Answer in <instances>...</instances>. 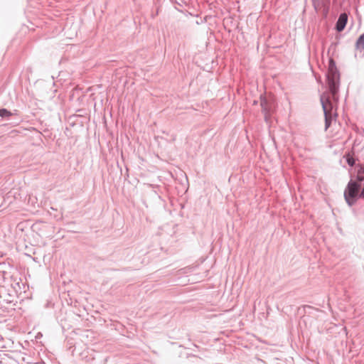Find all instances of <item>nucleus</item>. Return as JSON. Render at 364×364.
<instances>
[{
	"instance_id": "10",
	"label": "nucleus",
	"mask_w": 364,
	"mask_h": 364,
	"mask_svg": "<svg viewBox=\"0 0 364 364\" xmlns=\"http://www.w3.org/2000/svg\"><path fill=\"white\" fill-rule=\"evenodd\" d=\"M12 113L11 111L8 110L6 108H1L0 109V117L2 118H5L6 119H9L11 116H12Z\"/></svg>"
},
{
	"instance_id": "2",
	"label": "nucleus",
	"mask_w": 364,
	"mask_h": 364,
	"mask_svg": "<svg viewBox=\"0 0 364 364\" xmlns=\"http://www.w3.org/2000/svg\"><path fill=\"white\" fill-rule=\"evenodd\" d=\"M338 100V95H336V100L333 99L331 94H322L320 97L325 118V130L331 127L333 120H336L337 117L336 107Z\"/></svg>"
},
{
	"instance_id": "8",
	"label": "nucleus",
	"mask_w": 364,
	"mask_h": 364,
	"mask_svg": "<svg viewBox=\"0 0 364 364\" xmlns=\"http://www.w3.org/2000/svg\"><path fill=\"white\" fill-rule=\"evenodd\" d=\"M343 158L350 167H353L356 165L358 159L354 156L353 154L348 152L344 155Z\"/></svg>"
},
{
	"instance_id": "13",
	"label": "nucleus",
	"mask_w": 364,
	"mask_h": 364,
	"mask_svg": "<svg viewBox=\"0 0 364 364\" xmlns=\"http://www.w3.org/2000/svg\"><path fill=\"white\" fill-rule=\"evenodd\" d=\"M357 144H358V141H357V139H355L354 143H353V147H355Z\"/></svg>"
},
{
	"instance_id": "12",
	"label": "nucleus",
	"mask_w": 364,
	"mask_h": 364,
	"mask_svg": "<svg viewBox=\"0 0 364 364\" xmlns=\"http://www.w3.org/2000/svg\"><path fill=\"white\" fill-rule=\"evenodd\" d=\"M357 144H358V141H357V139H355L354 143H353V147H355Z\"/></svg>"
},
{
	"instance_id": "1",
	"label": "nucleus",
	"mask_w": 364,
	"mask_h": 364,
	"mask_svg": "<svg viewBox=\"0 0 364 364\" xmlns=\"http://www.w3.org/2000/svg\"><path fill=\"white\" fill-rule=\"evenodd\" d=\"M344 198L348 206L356 203L358 199L364 198V164L357 166L355 180L350 179L344 191Z\"/></svg>"
},
{
	"instance_id": "15",
	"label": "nucleus",
	"mask_w": 364,
	"mask_h": 364,
	"mask_svg": "<svg viewBox=\"0 0 364 364\" xmlns=\"http://www.w3.org/2000/svg\"><path fill=\"white\" fill-rule=\"evenodd\" d=\"M362 134H364V129H363Z\"/></svg>"
},
{
	"instance_id": "3",
	"label": "nucleus",
	"mask_w": 364,
	"mask_h": 364,
	"mask_svg": "<svg viewBox=\"0 0 364 364\" xmlns=\"http://www.w3.org/2000/svg\"><path fill=\"white\" fill-rule=\"evenodd\" d=\"M327 90L323 94H331L333 98L336 100L340 86V73L333 58L328 60V70L326 73Z\"/></svg>"
},
{
	"instance_id": "5",
	"label": "nucleus",
	"mask_w": 364,
	"mask_h": 364,
	"mask_svg": "<svg viewBox=\"0 0 364 364\" xmlns=\"http://www.w3.org/2000/svg\"><path fill=\"white\" fill-rule=\"evenodd\" d=\"M260 105L262 107V112L264 114L265 120H267L272 109V104L264 96L261 95Z\"/></svg>"
},
{
	"instance_id": "16",
	"label": "nucleus",
	"mask_w": 364,
	"mask_h": 364,
	"mask_svg": "<svg viewBox=\"0 0 364 364\" xmlns=\"http://www.w3.org/2000/svg\"><path fill=\"white\" fill-rule=\"evenodd\" d=\"M362 134H364V129H363Z\"/></svg>"
},
{
	"instance_id": "11",
	"label": "nucleus",
	"mask_w": 364,
	"mask_h": 364,
	"mask_svg": "<svg viewBox=\"0 0 364 364\" xmlns=\"http://www.w3.org/2000/svg\"><path fill=\"white\" fill-rule=\"evenodd\" d=\"M304 310L305 314H311L312 311H318V309H314L312 306H309V305L304 306Z\"/></svg>"
},
{
	"instance_id": "6",
	"label": "nucleus",
	"mask_w": 364,
	"mask_h": 364,
	"mask_svg": "<svg viewBox=\"0 0 364 364\" xmlns=\"http://www.w3.org/2000/svg\"><path fill=\"white\" fill-rule=\"evenodd\" d=\"M348 22V16L345 13H342L339 15L338 20L336 23L335 29L338 32H341L346 28Z\"/></svg>"
},
{
	"instance_id": "9",
	"label": "nucleus",
	"mask_w": 364,
	"mask_h": 364,
	"mask_svg": "<svg viewBox=\"0 0 364 364\" xmlns=\"http://www.w3.org/2000/svg\"><path fill=\"white\" fill-rule=\"evenodd\" d=\"M355 48L362 51L364 50V33L360 35L355 43Z\"/></svg>"
},
{
	"instance_id": "7",
	"label": "nucleus",
	"mask_w": 364,
	"mask_h": 364,
	"mask_svg": "<svg viewBox=\"0 0 364 364\" xmlns=\"http://www.w3.org/2000/svg\"><path fill=\"white\" fill-rule=\"evenodd\" d=\"M313 6L316 11L320 6L323 7L324 16H326L329 10L330 0H311Z\"/></svg>"
},
{
	"instance_id": "4",
	"label": "nucleus",
	"mask_w": 364,
	"mask_h": 364,
	"mask_svg": "<svg viewBox=\"0 0 364 364\" xmlns=\"http://www.w3.org/2000/svg\"><path fill=\"white\" fill-rule=\"evenodd\" d=\"M15 297L14 290L13 289H8L5 286H0V303H13Z\"/></svg>"
},
{
	"instance_id": "14",
	"label": "nucleus",
	"mask_w": 364,
	"mask_h": 364,
	"mask_svg": "<svg viewBox=\"0 0 364 364\" xmlns=\"http://www.w3.org/2000/svg\"><path fill=\"white\" fill-rule=\"evenodd\" d=\"M257 103V101L255 100L254 101V105H256Z\"/></svg>"
}]
</instances>
